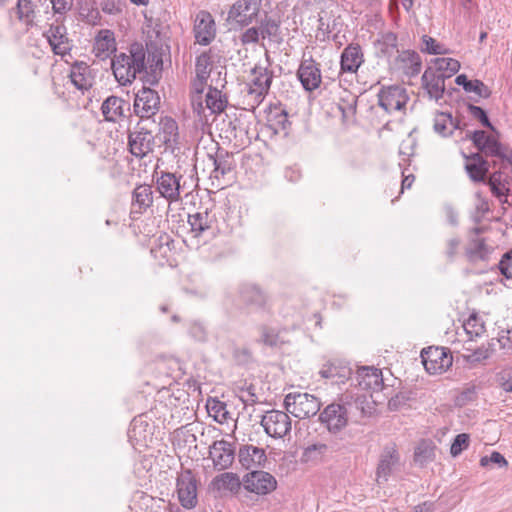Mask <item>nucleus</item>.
<instances>
[{
  "label": "nucleus",
  "mask_w": 512,
  "mask_h": 512,
  "mask_svg": "<svg viewBox=\"0 0 512 512\" xmlns=\"http://www.w3.org/2000/svg\"><path fill=\"white\" fill-rule=\"evenodd\" d=\"M146 51L142 44L133 43L126 52L115 54L111 68L116 81L126 86L131 84L145 70Z\"/></svg>",
  "instance_id": "1"
},
{
  "label": "nucleus",
  "mask_w": 512,
  "mask_h": 512,
  "mask_svg": "<svg viewBox=\"0 0 512 512\" xmlns=\"http://www.w3.org/2000/svg\"><path fill=\"white\" fill-rule=\"evenodd\" d=\"M273 76V71L269 66L256 65L251 70V79L247 83L246 97L249 99L252 107L262 103L269 92Z\"/></svg>",
  "instance_id": "2"
},
{
  "label": "nucleus",
  "mask_w": 512,
  "mask_h": 512,
  "mask_svg": "<svg viewBox=\"0 0 512 512\" xmlns=\"http://www.w3.org/2000/svg\"><path fill=\"white\" fill-rule=\"evenodd\" d=\"M285 409L299 419L316 415L321 403L317 397L308 393H289L284 399Z\"/></svg>",
  "instance_id": "3"
},
{
  "label": "nucleus",
  "mask_w": 512,
  "mask_h": 512,
  "mask_svg": "<svg viewBox=\"0 0 512 512\" xmlns=\"http://www.w3.org/2000/svg\"><path fill=\"white\" fill-rule=\"evenodd\" d=\"M242 481V486L246 491L258 496H266L277 488L276 478L262 469L246 473L242 477Z\"/></svg>",
  "instance_id": "4"
},
{
  "label": "nucleus",
  "mask_w": 512,
  "mask_h": 512,
  "mask_svg": "<svg viewBox=\"0 0 512 512\" xmlns=\"http://www.w3.org/2000/svg\"><path fill=\"white\" fill-rule=\"evenodd\" d=\"M319 420L330 433L336 434L348 425V409L344 403L333 402L322 410Z\"/></svg>",
  "instance_id": "5"
},
{
  "label": "nucleus",
  "mask_w": 512,
  "mask_h": 512,
  "mask_svg": "<svg viewBox=\"0 0 512 512\" xmlns=\"http://www.w3.org/2000/svg\"><path fill=\"white\" fill-rule=\"evenodd\" d=\"M261 426L268 436L283 438L291 431V419L284 411L271 410L262 416Z\"/></svg>",
  "instance_id": "6"
},
{
  "label": "nucleus",
  "mask_w": 512,
  "mask_h": 512,
  "mask_svg": "<svg viewBox=\"0 0 512 512\" xmlns=\"http://www.w3.org/2000/svg\"><path fill=\"white\" fill-rule=\"evenodd\" d=\"M262 6V0H238L228 12V20L240 26H248L256 20Z\"/></svg>",
  "instance_id": "7"
},
{
  "label": "nucleus",
  "mask_w": 512,
  "mask_h": 512,
  "mask_svg": "<svg viewBox=\"0 0 512 512\" xmlns=\"http://www.w3.org/2000/svg\"><path fill=\"white\" fill-rule=\"evenodd\" d=\"M177 494L181 505L192 509L197 504V480L190 469L182 471L177 478Z\"/></svg>",
  "instance_id": "8"
},
{
  "label": "nucleus",
  "mask_w": 512,
  "mask_h": 512,
  "mask_svg": "<svg viewBox=\"0 0 512 512\" xmlns=\"http://www.w3.org/2000/svg\"><path fill=\"white\" fill-rule=\"evenodd\" d=\"M408 99L405 88L397 85L382 88L378 94L379 106L389 114L403 110Z\"/></svg>",
  "instance_id": "9"
},
{
  "label": "nucleus",
  "mask_w": 512,
  "mask_h": 512,
  "mask_svg": "<svg viewBox=\"0 0 512 512\" xmlns=\"http://www.w3.org/2000/svg\"><path fill=\"white\" fill-rule=\"evenodd\" d=\"M209 458L216 470L228 469L235 459L234 445L224 439L214 441L209 447Z\"/></svg>",
  "instance_id": "10"
},
{
  "label": "nucleus",
  "mask_w": 512,
  "mask_h": 512,
  "mask_svg": "<svg viewBox=\"0 0 512 512\" xmlns=\"http://www.w3.org/2000/svg\"><path fill=\"white\" fill-rule=\"evenodd\" d=\"M237 457L241 467L249 472L263 469L267 463L265 449L251 444L241 445Z\"/></svg>",
  "instance_id": "11"
},
{
  "label": "nucleus",
  "mask_w": 512,
  "mask_h": 512,
  "mask_svg": "<svg viewBox=\"0 0 512 512\" xmlns=\"http://www.w3.org/2000/svg\"><path fill=\"white\" fill-rule=\"evenodd\" d=\"M160 109V97L150 88H142L134 100V112L141 118H150Z\"/></svg>",
  "instance_id": "12"
},
{
  "label": "nucleus",
  "mask_w": 512,
  "mask_h": 512,
  "mask_svg": "<svg viewBox=\"0 0 512 512\" xmlns=\"http://www.w3.org/2000/svg\"><path fill=\"white\" fill-rule=\"evenodd\" d=\"M319 375L334 383H345L352 375L350 363L342 358H332L326 361L319 370Z\"/></svg>",
  "instance_id": "13"
},
{
  "label": "nucleus",
  "mask_w": 512,
  "mask_h": 512,
  "mask_svg": "<svg viewBox=\"0 0 512 512\" xmlns=\"http://www.w3.org/2000/svg\"><path fill=\"white\" fill-rule=\"evenodd\" d=\"M297 77L306 91L319 88L322 82L319 64L311 56L303 57L297 71Z\"/></svg>",
  "instance_id": "14"
},
{
  "label": "nucleus",
  "mask_w": 512,
  "mask_h": 512,
  "mask_svg": "<svg viewBox=\"0 0 512 512\" xmlns=\"http://www.w3.org/2000/svg\"><path fill=\"white\" fill-rule=\"evenodd\" d=\"M400 467V456L393 446H386L376 469V481L379 485L386 483L390 476Z\"/></svg>",
  "instance_id": "15"
},
{
  "label": "nucleus",
  "mask_w": 512,
  "mask_h": 512,
  "mask_svg": "<svg viewBox=\"0 0 512 512\" xmlns=\"http://www.w3.org/2000/svg\"><path fill=\"white\" fill-rule=\"evenodd\" d=\"M128 146L132 155L143 158L153 151L154 136L145 128H136L129 133Z\"/></svg>",
  "instance_id": "16"
},
{
  "label": "nucleus",
  "mask_w": 512,
  "mask_h": 512,
  "mask_svg": "<svg viewBox=\"0 0 512 512\" xmlns=\"http://www.w3.org/2000/svg\"><path fill=\"white\" fill-rule=\"evenodd\" d=\"M357 386L371 393L384 389L382 371L374 366H361L356 371Z\"/></svg>",
  "instance_id": "17"
},
{
  "label": "nucleus",
  "mask_w": 512,
  "mask_h": 512,
  "mask_svg": "<svg viewBox=\"0 0 512 512\" xmlns=\"http://www.w3.org/2000/svg\"><path fill=\"white\" fill-rule=\"evenodd\" d=\"M193 31L197 43L210 44L216 35V26L212 15L204 10L198 12Z\"/></svg>",
  "instance_id": "18"
},
{
  "label": "nucleus",
  "mask_w": 512,
  "mask_h": 512,
  "mask_svg": "<svg viewBox=\"0 0 512 512\" xmlns=\"http://www.w3.org/2000/svg\"><path fill=\"white\" fill-rule=\"evenodd\" d=\"M182 175L177 176L170 172H161L157 176V190L169 202H176L180 199V180Z\"/></svg>",
  "instance_id": "19"
},
{
  "label": "nucleus",
  "mask_w": 512,
  "mask_h": 512,
  "mask_svg": "<svg viewBox=\"0 0 512 512\" xmlns=\"http://www.w3.org/2000/svg\"><path fill=\"white\" fill-rule=\"evenodd\" d=\"M49 45L56 55L64 56L71 50V44L67 37V31L63 25H51L44 33Z\"/></svg>",
  "instance_id": "20"
},
{
  "label": "nucleus",
  "mask_w": 512,
  "mask_h": 512,
  "mask_svg": "<svg viewBox=\"0 0 512 512\" xmlns=\"http://www.w3.org/2000/svg\"><path fill=\"white\" fill-rule=\"evenodd\" d=\"M393 66L395 69L403 72L407 76H415L421 71L422 61L417 52L413 50H404L398 52Z\"/></svg>",
  "instance_id": "21"
},
{
  "label": "nucleus",
  "mask_w": 512,
  "mask_h": 512,
  "mask_svg": "<svg viewBox=\"0 0 512 512\" xmlns=\"http://www.w3.org/2000/svg\"><path fill=\"white\" fill-rule=\"evenodd\" d=\"M445 73L427 68L422 75V83L430 98L439 100L445 91Z\"/></svg>",
  "instance_id": "22"
},
{
  "label": "nucleus",
  "mask_w": 512,
  "mask_h": 512,
  "mask_svg": "<svg viewBox=\"0 0 512 512\" xmlns=\"http://www.w3.org/2000/svg\"><path fill=\"white\" fill-rule=\"evenodd\" d=\"M242 478L233 472H224L215 476L211 483L210 489L218 493L229 492L232 495H237L242 487Z\"/></svg>",
  "instance_id": "23"
},
{
  "label": "nucleus",
  "mask_w": 512,
  "mask_h": 512,
  "mask_svg": "<svg viewBox=\"0 0 512 512\" xmlns=\"http://www.w3.org/2000/svg\"><path fill=\"white\" fill-rule=\"evenodd\" d=\"M364 62L362 49L358 44H349L341 54L340 67L345 73H356Z\"/></svg>",
  "instance_id": "24"
},
{
  "label": "nucleus",
  "mask_w": 512,
  "mask_h": 512,
  "mask_svg": "<svg viewBox=\"0 0 512 512\" xmlns=\"http://www.w3.org/2000/svg\"><path fill=\"white\" fill-rule=\"evenodd\" d=\"M69 78L71 83L81 91L90 89L94 81L89 65L84 62H75L71 66Z\"/></svg>",
  "instance_id": "25"
},
{
  "label": "nucleus",
  "mask_w": 512,
  "mask_h": 512,
  "mask_svg": "<svg viewBox=\"0 0 512 512\" xmlns=\"http://www.w3.org/2000/svg\"><path fill=\"white\" fill-rule=\"evenodd\" d=\"M422 364L429 374H442L453 364V354H420Z\"/></svg>",
  "instance_id": "26"
},
{
  "label": "nucleus",
  "mask_w": 512,
  "mask_h": 512,
  "mask_svg": "<svg viewBox=\"0 0 512 512\" xmlns=\"http://www.w3.org/2000/svg\"><path fill=\"white\" fill-rule=\"evenodd\" d=\"M116 51V41L111 30H100L95 37L93 52L97 58L106 59Z\"/></svg>",
  "instance_id": "27"
},
{
  "label": "nucleus",
  "mask_w": 512,
  "mask_h": 512,
  "mask_svg": "<svg viewBox=\"0 0 512 512\" xmlns=\"http://www.w3.org/2000/svg\"><path fill=\"white\" fill-rule=\"evenodd\" d=\"M215 220V215L211 214L207 210L196 212L188 216L191 233L196 238L202 236L205 232L212 230Z\"/></svg>",
  "instance_id": "28"
},
{
  "label": "nucleus",
  "mask_w": 512,
  "mask_h": 512,
  "mask_svg": "<svg viewBox=\"0 0 512 512\" xmlns=\"http://www.w3.org/2000/svg\"><path fill=\"white\" fill-rule=\"evenodd\" d=\"M125 109H129V104L117 96H109L101 106L102 114L109 122H116L122 118Z\"/></svg>",
  "instance_id": "29"
},
{
  "label": "nucleus",
  "mask_w": 512,
  "mask_h": 512,
  "mask_svg": "<svg viewBox=\"0 0 512 512\" xmlns=\"http://www.w3.org/2000/svg\"><path fill=\"white\" fill-rule=\"evenodd\" d=\"M465 169L471 180L483 182L489 170V164L479 153H475L467 157Z\"/></svg>",
  "instance_id": "30"
},
{
  "label": "nucleus",
  "mask_w": 512,
  "mask_h": 512,
  "mask_svg": "<svg viewBox=\"0 0 512 512\" xmlns=\"http://www.w3.org/2000/svg\"><path fill=\"white\" fill-rule=\"evenodd\" d=\"M157 137L167 147H173L178 138V125L176 121L167 116L161 118Z\"/></svg>",
  "instance_id": "31"
},
{
  "label": "nucleus",
  "mask_w": 512,
  "mask_h": 512,
  "mask_svg": "<svg viewBox=\"0 0 512 512\" xmlns=\"http://www.w3.org/2000/svg\"><path fill=\"white\" fill-rule=\"evenodd\" d=\"M149 424L141 417H135L128 430V438L133 446L146 445Z\"/></svg>",
  "instance_id": "32"
},
{
  "label": "nucleus",
  "mask_w": 512,
  "mask_h": 512,
  "mask_svg": "<svg viewBox=\"0 0 512 512\" xmlns=\"http://www.w3.org/2000/svg\"><path fill=\"white\" fill-rule=\"evenodd\" d=\"M376 52L379 56L390 58L394 53H398L397 36L393 32H387L381 35L374 42Z\"/></svg>",
  "instance_id": "33"
},
{
  "label": "nucleus",
  "mask_w": 512,
  "mask_h": 512,
  "mask_svg": "<svg viewBox=\"0 0 512 512\" xmlns=\"http://www.w3.org/2000/svg\"><path fill=\"white\" fill-rule=\"evenodd\" d=\"M434 131L443 137L451 135L454 130L459 129V122L455 121L451 114L438 113L434 118Z\"/></svg>",
  "instance_id": "34"
},
{
  "label": "nucleus",
  "mask_w": 512,
  "mask_h": 512,
  "mask_svg": "<svg viewBox=\"0 0 512 512\" xmlns=\"http://www.w3.org/2000/svg\"><path fill=\"white\" fill-rule=\"evenodd\" d=\"M153 192L149 185H139L133 191V206L138 207L137 212L149 208L153 203Z\"/></svg>",
  "instance_id": "35"
},
{
  "label": "nucleus",
  "mask_w": 512,
  "mask_h": 512,
  "mask_svg": "<svg viewBox=\"0 0 512 512\" xmlns=\"http://www.w3.org/2000/svg\"><path fill=\"white\" fill-rule=\"evenodd\" d=\"M207 410L209 414L213 416L218 423L223 424L228 422V420L232 419L231 414L227 409V404L216 398L208 399Z\"/></svg>",
  "instance_id": "36"
},
{
  "label": "nucleus",
  "mask_w": 512,
  "mask_h": 512,
  "mask_svg": "<svg viewBox=\"0 0 512 512\" xmlns=\"http://www.w3.org/2000/svg\"><path fill=\"white\" fill-rule=\"evenodd\" d=\"M330 451L325 443H315L306 447L302 453L301 461L303 463L317 462L322 460Z\"/></svg>",
  "instance_id": "37"
},
{
  "label": "nucleus",
  "mask_w": 512,
  "mask_h": 512,
  "mask_svg": "<svg viewBox=\"0 0 512 512\" xmlns=\"http://www.w3.org/2000/svg\"><path fill=\"white\" fill-rule=\"evenodd\" d=\"M357 98L351 93H346V98H341L338 103V109L342 114L344 123H350L354 120L356 114Z\"/></svg>",
  "instance_id": "38"
},
{
  "label": "nucleus",
  "mask_w": 512,
  "mask_h": 512,
  "mask_svg": "<svg viewBox=\"0 0 512 512\" xmlns=\"http://www.w3.org/2000/svg\"><path fill=\"white\" fill-rule=\"evenodd\" d=\"M227 100L216 88H209L205 95V105L212 113H220L226 107Z\"/></svg>",
  "instance_id": "39"
},
{
  "label": "nucleus",
  "mask_w": 512,
  "mask_h": 512,
  "mask_svg": "<svg viewBox=\"0 0 512 512\" xmlns=\"http://www.w3.org/2000/svg\"><path fill=\"white\" fill-rule=\"evenodd\" d=\"M488 185L490 186L491 192L498 198L506 197L509 192V184L501 171L493 172L489 179Z\"/></svg>",
  "instance_id": "40"
},
{
  "label": "nucleus",
  "mask_w": 512,
  "mask_h": 512,
  "mask_svg": "<svg viewBox=\"0 0 512 512\" xmlns=\"http://www.w3.org/2000/svg\"><path fill=\"white\" fill-rule=\"evenodd\" d=\"M241 298L248 304L263 307L266 304L265 294L255 285H246L241 290Z\"/></svg>",
  "instance_id": "41"
},
{
  "label": "nucleus",
  "mask_w": 512,
  "mask_h": 512,
  "mask_svg": "<svg viewBox=\"0 0 512 512\" xmlns=\"http://www.w3.org/2000/svg\"><path fill=\"white\" fill-rule=\"evenodd\" d=\"M212 59L209 53L199 55L195 63V77L208 80L211 73Z\"/></svg>",
  "instance_id": "42"
},
{
  "label": "nucleus",
  "mask_w": 512,
  "mask_h": 512,
  "mask_svg": "<svg viewBox=\"0 0 512 512\" xmlns=\"http://www.w3.org/2000/svg\"><path fill=\"white\" fill-rule=\"evenodd\" d=\"M435 71L445 73V77L449 78L460 69V63L453 58H437L434 61Z\"/></svg>",
  "instance_id": "43"
},
{
  "label": "nucleus",
  "mask_w": 512,
  "mask_h": 512,
  "mask_svg": "<svg viewBox=\"0 0 512 512\" xmlns=\"http://www.w3.org/2000/svg\"><path fill=\"white\" fill-rule=\"evenodd\" d=\"M421 51L431 55H441L448 53V49L444 44H441L436 39L427 35L422 37Z\"/></svg>",
  "instance_id": "44"
},
{
  "label": "nucleus",
  "mask_w": 512,
  "mask_h": 512,
  "mask_svg": "<svg viewBox=\"0 0 512 512\" xmlns=\"http://www.w3.org/2000/svg\"><path fill=\"white\" fill-rule=\"evenodd\" d=\"M464 330L470 337H477L484 333L485 326L476 313H472L463 324Z\"/></svg>",
  "instance_id": "45"
},
{
  "label": "nucleus",
  "mask_w": 512,
  "mask_h": 512,
  "mask_svg": "<svg viewBox=\"0 0 512 512\" xmlns=\"http://www.w3.org/2000/svg\"><path fill=\"white\" fill-rule=\"evenodd\" d=\"M261 342H263L266 348L270 349H282L285 344L284 336L276 333L273 330L264 329L261 335Z\"/></svg>",
  "instance_id": "46"
},
{
  "label": "nucleus",
  "mask_w": 512,
  "mask_h": 512,
  "mask_svg": "<svg viewBox=\"0 0 512 512\" xmlns=\"http://www.w3.org/2000/svg\"><path fill=\"white\" fill-rule=\"evenodd\" d=\"M229 126L231 128L230 133L238 145L250 143L247 128L243 126L240 120L235 119L234 121H230Z\"/></svg>",
  "instance_id": "47"
},
{
  "label": "nucleus",
  "mask_w": 512,
  "mask_h": 512,
  "mask_svg": "<svg viewBox=\"0 0 512 512\" xmlns=\"http://www.w3.org/2000/svg\"><path fill=\"white\" fill-rule=\"evenodd\" d=\"M239 399L244 405H253L258 402L256 388L253 384L244 382L243 385L237 386Z\"/></svg>",
  "instance_id": "48"
},
{
  "label": "nucleus",
  "mask_w": 512,
  "mask_h": 512,
  "mask_svg": "<svg viewBox=\"0 0 512 512\" xmlns=\"http://www.w3.org/2000/svg\"><path fill=\"white\" fill-rule=\"evenodd\" d=\"M470 436L467 433L458 434L450 447V454L453 457L459 456L465 449L469 447Z\"/></svg>",
  "instance_id": "49"
},
{
  "label": "nucleus",
  "mask_w": 512,
  "mask_h": 512,
  "mask_svg": "<svg viewBox=\"0 0 512 512\" xmlns=\"http://www.w3.org/2000/svg\"><path fill=\"white\" fill-rule=\"evenodd\" d=\"M209 161H211L213 166V171L210 176L211 178L219 179L230 171V165L227 164L226 160L209 155Z\"/></svg>",
  "instance_id": "50"
},
{
  "label": "nucleus",
  "mask_w": 512,
  "mask_h": 512,
  "mask_svg": "<svg viewBox=\"0 0 512 512\" xmlns=\"http://www.w3.org/2000/svg\"><path fill=\"white\" fill-rule=\"evenodd\" d=\"M258 28L262 39L275 37L279 31V25L272 19L262 21Z\"/></svg>",
  "instance_id": "51"
},
{
  "label": "nucleus",
  "mask_w": 512,
  "mask_h": 512,
  "mask_svg": "<svg viewBox=\"0 0 512 512\" xmlns=\"http://www.w3.org/2000/svg\"><path fill=\"white\" fill-rule=\"evenodd\" d=\"M466 92H473L482 98H489L491 96V90L481 80H471Z\"/></svg>",
  "instance_id": "52"
},
{
  "label": "nucleus",
  "mask_w": 512,
  "mask_h": 512,
  "mask_svg": "<svg viewBox=\"0 0 512 512\" xmlns=\"http://www.w3.org/2000/svg\"><path fill=\"white\" fill-rule=\"evenodd\" d=\"M490 463L496 464L500 468L507 467V465H508V462L505 459V457L497 451H493L490 454V456L481 457L480 465L482 467H487Z\"/></svg>",
  "instance_id": "53"
},
{
  "label": "nucleus",
  "mask_w": 512,
  "mask_h": 512,
  "mask_svg": "<svg viewBox=\"0 0 512 512\" xmlns=\"http://www.w3.org/2000/svg\"><path fill=\"white\" fill-rule=\"evenodd\" d=\"M487 253L488 248L483 240H476L473 247L467 250V254L472 260L484 259Z\"/></svg>",
  "instance_id": "54"
},
{
  "label": "nucleus",
  "mask_w": 512,
  "mask_h": 512,
  "mask_svg": "<svg viewBox=\"0 0 512 512\" xmlns=\"http://www.w3.org/2000/svg\"><path fill=\"white\" fill-rule=\"evenodd\" d=\"M268 120L269 122H274V125L284 130L288 124L287 112L284 109L276 108L274 111L270 112Z\"/></svg>",
  "instance_id": "55"
},
{
  "label": "nucleus",
  "mask_w": 512,
  "mask_h": 512,
  "mask_svg": "<svg viewBox=\"0 0 512 512\" xmlns=\"http://www.w3.org/2000/svg\"><path fill=\"white\" fill-rule=\"evenodd\" d=\"M498 268L507 280H512V252H506L502 256Z\"/></svg>",
  "instance_id": "56"
},
{
  "label": "nucleus",
  "mask_w": 512,
  "mask_h": 512,
  "mask_svg": "<svg viewBox=\"0 0 512 512\" xmlns=\"http://www.w3.org/2000/svg\"><path fill=\"white\" fill-rule=\"evenodd\" d=\"M468 110L474 118L480 120L483 126L490 128L491 130H494V127L491 124L486 112L481 107L469 105Z\"/></svg>",
  "instance_id": "57"
},
{
  "label": "nucleus",
  "mask_w": 512,
  "mask_h": 512,
  "mask_svg": "<svg viewBox=\"0 0 512 512\" xmlns=\"http://www.w3.org/2000/svg\"><path fill=\"white\" fill-rule=\"evenodd\" d=\"M101 8L106 14L116 15L122 12L123 4L121 0H103Z\"/></svg>",
  "instance_id": "58"
},
{
  "label": "nucleus",
  "mask_w": 512,
  "mask_h": 512,
  "mask_svg": "<svg viewBox=\"0 0 512 512\" xmlns=\"http://www.w3.org/2000/svg\"><path fill=\"white\" fill-rule=\"evenodd\" d=\"M33 4L30 0H19L17 4V13L20 19L30 21L33 14Z\"/></svg>",
  "instance_id": "59"
},
{
  "label": "nucleus",
  "mask_w": 512,
  "mask_h": 512,
  "mask_svg": "<svg viewBox=\"0 0 512 512\" xmlns=\"http://www.w3.org/2000/svg\"><path fill=\"white\" fill-rule=\"evenodd\" d=\"M499 385L505 392H512V369H504L497 375Z\"/></svg>",
  "instance_id": "60"
},
{
  "label": "nucleus",
  "mask_w": 512,
  "mask_h": 512,
  "mask_svg": "<svg viewBox=\"0 0 512 512\" xmlns=\"http://www.w3.org/2000/svg\"><path fill=\"white\" fill-rule=\"evenodd\" d=\"M490 135H487L484 131L477 130L473 133H467L466 138H470L473 141V144L481 151Z\"/></svg>",
  "instance_id": "61"
},
{
  "label": "nucleus",
  "mask_w": 512,
  "mask_h": 512,
  "mask_svg": "<svg viewBox=\"0 0 512 512\" xmlns=\"http://www.w3.org/2000/svg\"><path fill=\"white\" fill-rule=\"evenodd\" d=\"M261 38V31H259L258 27L248 28L241 36V41L243 44H251L256 43Z\"/></svg>",
  "instance_id": "62"
},
{
  "label": "nucleus",
  "mask_w": 512,
  "mask_h": 512,
  "mask_svg": "<svg viewBox=\"0 0 512 512\" xmlns=\"http://www.w3.org/2000/svg\"><path fill=\"white\" fill-rule=\"evenodd\" d=\"M432 452V449L428 446H418L415 449L414 459L416 462L423 464L431 458Z\"/></svg>",
  "instance_id": "63"
},
{
  "label": "nucleus",
  "mask_w": 512,
  "mask_h": 512,
  "mask_svg": "<svg viewBox=\"0 0 512 512\" xmlns=\"http://www.w3.org/2000/svg\"><path fill=\"white\" fill-rule=\"evenodd\" d=\"M476 397V390L475 387H470L465 390H463L457 397H456V404L459 406H463L467 404L468 402L474 400Z\"/></svg>",
  "instance_id": "64"
}]
</instances>
